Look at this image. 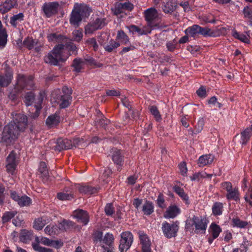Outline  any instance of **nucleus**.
Listing matches in <instances>:
<instances>
[{
    "label": "nucleus",
    "mask_w": 252,
    "mask_h": 252,
    "mask_svg": "<svg viewBox=\"0 0 252 252\" xmlns=\"http://www.w3.org/2000/svg\"><path fill=\"white\" fill-rule=\"evenodd\" d=\"M208 103L212 106H216L220 108L221 104L217 101V99L215 96L212 97L209 100Z\"/></svg>",
    "instance_id": "obj_60"
},
{
    "label": "nucleus",
    "mask_w": 252,
    "mask_h": 252,
    "mask_svg": "<svg viewBox=\"0 0 252 252\" xmlns=\"http://www.w3.org/2000/svg\"><path fill=\"white\" fill-rule=\"evenodd\" d=\"M49 222V220L46 217H42L35 219L33 223V227L38 230H41L46 224Z\"/></svg>",
    "instance_id": "obj_24"
},
{
    "label": "nucleus",
    "mask_w": 252,
    "mask_h": 252,
    "mask_svg": "<svg viewBox=\"0 0 252 252\" xmlns=\"http://www.w3.org/2000/svg\"><path fill=\"white\" fill-rule=\"evenodd\" d=\"M114 240L113 235L112 234L107 233L105 234L102 240V243L108 246H110L113 243Z\"/></svg>",
    "instance_id": "obj_42"
},
{
    "label": "nucleus",
    "mask_w": 252,
    "mask_h": 252,
    "mask_svg": "<svg viewBox=\"0 0 252 252\" xmlns=\"http://www.w3.org/2000/svg\"><path fill=\"white\" fill-rule=\"evenodd\" d=\"M15 215V213L14 212H8L3 215L2 217V220L3 221L6 222L8 221L9 220L12 218Z\"/></svg>",
    "instance_id": "obj_58"
},
{
    "label": "nucleus",
    "mask_w": 252,
    "mask_h": 252,
    "mask_svg": "<svg viewBox=\"0 0 252 252\" xmlns=\"http://www.w3.org/2000/svg\"><path fill=\"white\" fill-rule=\"evenodd\" d=\"M203 120L202 119L199 120L198 122L197 125L195 126L194 133L196 134L200 132L203 128Z\"/></svg>",
    "instance_id": "obj_63"
},
{
    "label": "nucleus",
    "mask_w": 252,
    "mask_h": 252,
    "mask_svg": "<svg viewBox=\"0 0 252 252\" xmlns=\"http://www.w3.org/2000/svg\"><path fill=\"white\" fill-rule=\"evenodd\" d=\"M61 121V118L59 114L56 113L49 116L46 121L47 125L50 127L57 126Z\"/></svg>",
    "instance_id": "obj_23"
},
{
    "label": "nucleus",
    "mask_w": 252,
    "mask_h": 252,
    "mask_svg": "<svg viewBox=\"0 0 252 252\" xmlns=\"http://www.w3.org/2000/svg\"><path fill=\"white\" fill-rule=\"evenodd\" d=\"M71 90L66 86L62 91L56 90L52 94L51 101L56 102L61 108L67 107L71 101Z\"/></svg>",
    "instance_id": "obj_3"
},
{
    "label": "nucleus",
    "mask_w": 252,
    "mask_h": 252,
    "mask_svg": "<svg viewBox=\"0 0 252 252\" xmlns=\"http://www.w3.org/2000/svg\"><path fill=\"white\" fill-rule=\"evenodd\" d=\"M214 157L212 155H205L201 156L198 160L199 166H204L211 164L214 160Z\"/></svg>",
    "instance_id": "obj_21"
},
{
    "label": "nucleus",
    "mask_w": 252,
    "mask_h": 252,
    "mask_svg": "<svg viewBox=\"0 0 252 252\" xmlns=\"http://www.w3.org/2000/svg\"><path fill=\"white\" fill-rule=\"evenodd\" d=\"M13 121L5 126L2 132V139L7 143L17 138L20 132L23 131L27 126V118L23 114H16Z\"/></svg>",
    "instance_id": "obj_1"
},
{
    "label": "nucleus",
    "mask_w": 252,
    "mask_h": 252,
    "mask_svg": "<svg viewBox=\"0 0 252 252\" xmlns=\"http://www.w3.org/2000/svg\"><path fill=\"white\" fill-rule=\"evenodd\" d=\"M39 171L41 172L43 176H46L48 175V170L47 169V166L44 162H40L39 167Z\"/></svg>",
    "instance_id": "obj_56"
},
{
    "label": "nucleus",
    "mask_w": 252,
    "mask_h": 252,
    "mask_svg": "<svg viewBox=\"0 0 252 252\" xmlns=\"http://www.w3.org/2000/svg\"><path fill=\"white\" fill-rule=\"evenodd\" d=\"M94 26H99V29H101L106 25L104 18H97L95 21L91 23Z\"/></svg>",
    "instance_id": "obj_51"
},
{
    "label": "nucleus",
    "mask_w": 252,
    "mask_h": 252,
    "mask_svg": "<svg viewBox=\"0 0 252 252\" xmlns=\"http://www.w3.org/2000/svg\"><path fill=\"white\" fill-rule=\"evenodd\" d=\"M113 161L118 166H121L122 162V157L119 150H115L112 155Z\"/></svg>",
    "instance_id": "obj_36"
},
{
    "label": "nucleus",
    "mask_w": 252,
    "mask_h": 252,
    "mask_svg": "<svg viewBox=\"0 0 252 252\" xmlns=\"http://www.w3.org/2000/svg\"><path fill=\"white\" fill-rule=\"evenodd\" d=\"M102 233L100 231H96L94 234V241L95 243H102Z\"/></svg>",
    "instance_id": "obj_55"
},
{
    "label": "nucleus",
    "mask_w": 252,
    "mask_h": 252,
    "mask_svg": "<svg viewBox=\"0 0 252 252\" xmlns=\"http://www.w3.org/2000/svg\"><path fill=\"white\" fill-rule=\"evenodd\" d=\"M90 13V9L86 5L75 3L71 14L70 23L74 26H78L83 18L89 16Z\"/></svg>",
    "instance_id": "obj_4"
},
{
    "label": "nucleus",
    "mask_w": 252,
    "mask_h": 252,
    "mask_svg": "<svg viewBox=\"0 0 252 252\" xmlns=\"http://www.w3.org/2000/svg\"><path fill=\"white\" fill-rule=\"evenodd\" d=\"M73 218L76 219L79 222L86 225L89 222V217L87 213L82 210H77L73 212L72 214Z\"/></svg>",
    "instance_id": "obj_16"
},
{
    "label": "nucleus",
    "mask_w": 252,
    "mask_h": 252,
    "mask_svg": "<svg viewBox=\"0 0 252 252\" xmlns=\"http://www.w3.org/2000/svg\"><path fill=\"white\" fill-rule=\"evenodd\" d=\"M119 3H116L114 7L112 8V10L116 15H119L121 13L123 14V13H125L124 8H123V7H118Z\"/></svg>",
    "instance_id": "obj_59"
},
{
    "label": "nucleus",
    "mask_w": 252,
    "mask_h": 252,
    "mask_svg": "<svg viewBox=\"0 0 252 252\" xmlns=\"http://www.w3.org/2000/svg\"><path fill=\"white\" fill-rule=\"evenodd\" d=\"M243 13L245 17L249 19L252 21V9L249 6H246L244 8Z\"/></svg>",
    "instance_id": "obj_54"
},
{
    "label": "nucleus",
    "mask_w": 252,
    "mask_h": 252,
    "mask_svg": "<svg viewBox=\"0 0 252 252\" xmlns=\"http://www.w3.org/2000/svg\"><path fill=\"white\" fill-rule=\"evenodd\" d=\"M179 167L181 174L183 176H186L188 169L185 162H182L179 165Z\"/></svg>",
    "instance_id": "obj_57"
},
{
    "label": "nucleus",
    "mask_w": 252,
    "mask_h": 252,
    "mask_svg": "<svg viewBox=\"0 0 252 252\" xmlns=\"http://www.w3.org/2000/svg\"><path fill=\"white\" fill-rule=\"evenodd\" d=\"M233 225L234 226H236L240 228H244L245 227L248 223L246 221H242L238 219H234L232 220Z\"/></svg>",
    "instance_id": "obj_48"
},
{
    "label": "nucleus",
    "mask_w": 252,
    "mask_h": 252,
    "mask_svg": "<svg viewBox=\"0 0 252 252\" xmlns=\"http://www.w3.org/2000/svg\"><path fill=\"white\" fill-rule=\"evenodd\" d=\"M25 103L27 106H29L32 104V103L34 99V94L32 92H30L27 93L25 96Z\"/></svg>",
    "instance_id": "obj_46"
},
{
    "label": "nucleus",
    "mask_w": 252,
    "mask_h": 252,
    "mask_svg": "<svg viewBox=\"0 0 252 252\" xmlns=\"http://www.w3.org/2000/svg\"><path fill=\"white\" fill-rule=\"evenodd\" d=\"M7 34L6 31L0 32V48H3L7 42Z\"/></svg>",
    "instance_id": "obj_47"
},
{
    "label": "nucleus",
    "mask_w": 252,
    "mask_h": 252,
    "mask_svg": "<svg viewBox=\"0 0 252 252\" xmlns=\"http://www.w3.org/2000/svg\"><path fill=\"white\" fill-rule=\"evenodd\" d=\"M48 40L50 42H66L67 39L61 34L53 33L48 35Z\"/></svg>",
    "instance_id": "obj_26"
},
{
    "label": "nucleus",
    "mask_w": 252,
    "mask_h": 252,
    "mask_svg": "<svg viewBox=\"0 0 252 252\" xmlns=\"http://www.w3.org/2000/svg\"><path fill=\"white\" fill-rule=\"evenodd\" d=\"M94 26L91 23L88 24L85 29V34H92L93 32L99 29V26Z\"/></svg>",
    "instance_id": "obj_44"
},
{
    "label": "nucleus",
    "mask_w": 252,
    "mask_h": 252,
    "mask_svg": "<svg viewBox=\"0 0 252 252\" xmlns=\"http://www.w3.org/2000/svg\"><path fill=\"white\" fill-rule=\"evenodd\" d=\"M180 213V208L175 205L169 206L164 214V217L166 219H173Z\"/></svg>",
    "instance_id": "obj_20"
},
{
    "label": "nucleus",
    "mask_w": 252,
    "mask_h": 252,
    "mask_svg": "<svg viewBox=\"0 0 252 252\" xmlns=\"http://www.w3.org/2000/svg\"><path fill=\"white\" fill-rule=\"evenodd\" d=\"M93 60L91 58L85 59H76L74 60L72 66L76 72H79L82 67L87 63H93Z\"/></svg>",
    "instance_id": "obj_18"
},
{
    "label": "nucleus",
    "mask_w": 252,
    "mask_h": 252,
    "mask_svg": "<svg viewBox=\"0 0 252 252\" xmlns=\"http://www.w3.org/2000/svg\"><path fill=\"white\" fill-rule=\"evenodd\" d=\"M58 198L60 200H69L72 198V195L68 193L60 192L58 194Z\"/></svg>",
    "instance_id": "obj_53"
},
{
    "label": "nucleus",
    "mask_w": 252,
    "mask_h": 252,
    "mask_svg": "<svg viewBox=\"0 0 252 252\" xmlns=\"http://www.w3.org/2000/svg\"><path fill=\"white\" fill-rule=\"evenodd\" d=\"M12 74L8 72L5 76L0 75V86L4 87L7 86L11 81Z\"/></svg>",
    "instance_id": "obj_32"
},
{
    "label": "nucleus",
    "mask_w": 252,
    "mask_h": 252,
    "mask_svg": "<svg viewBox=\"0 0 252 252\" xmlns=\"http://www.w3.org/2000/svg\"><path fill=\"white\" fill-rule=\"evenodd\" d=\"M228 199H233L238 200L239 199V192L238 189L236 188H232L226 194Z\"/></svg>",
    "instance_id": "obj_35"
},
{
    "label": "nucleus",
    "mask_w": 252,
    "mask_h": 252,
    "mask_svg": "<svg viewBox=\"0 0 252 252\" xmlns=\"http://www.w3.org/2000/svg\"><path fill=\"white\" fill-rule=\"evenodd\" d=\"M223 204L221 203L216 202L212 207V211L214 215H220L222 213Z\"/></svg>",
    "instance_id": "obj_40"
},
{
    "label": "nucleus",
    "mask_w": 252,
    "mask_h": 252,
    "mask_svg": "<svg viewBox=\"0 0 252 252\" xmlns=\"http://www.w3.org/2000/svg\"><path fill=\"white\" fill-rule=\"evenodd\" d=\"M114 208L111 203L107 204L105 208V212L107 215H112L114 213Z\"/></svg>",
    "instance_id": "obj_61"
},
{
    "label": "nucleus",
    "mask_w": 252,
    "mask_h": 252,
    "mask_svg": "<svg viewBox=\"0 0 252 252\" xmlns=\"http://www.w3.org/2000/svg\"><path fill=\"white\" fill-rule=\"evenodd\" d=\"M59 4L56 2L45 3L42 6V10L47 17H50L58 11Z\"/></svg>",
    "instance_id": "obj_12"
},
{
    "label": "nucleus",
    "mask_w": 252,
    "mask_h": 252,
    "mask_svg": "<svg viewBox=\"0 0 252 252\" xmlns=\"http://www.w3.org/2000/svg\"><path fill=\"white\" fill-rule=\"evenodd\" d=\"M145 17L150 26L153 27V23L158 21L160 18V14L154 8L147 9L144 12Z\"/></svg>",
    "instance_id": "obj_9"
},
{
    "label": "nucleus",
    "mask_w": 252,
    "mask_h": 252,
    "mask_svg": "<svg viewBox=\"0 0 252 252\" xmlns=\"http://www.w3.org/2000/svg\"><path fill=\"white\" fill-rule=\"evenodd\" d=\"M161 228L165 236L168 238H171L175 237L177 235L179 230V226L176 222L170 224L166 221H164L162 224Z\"/></svg>",
    "instance_id": "obj_8"
},
{
    "label": "nucleus",
    "mask_w": 252,
    "mask_h": 252,
    "mask_svg": "<svg viewBox=\"0 0 252 252\" xmlns=\"http://www.w3.org/2000/svg\"><path fill=\"white\" fill-rule=\"evenodd\" d=\"M79 190L82 193L92 194L97 192V189L95 188L85 185L80 187Z\"/></svg>",
    "instance_id": "obj_31"
},
{
    "label": "nucleus",
    "mask_w": 252,
    "mask_h": 252,
    "mask_svg": "<svg viewBox=\"0 0 252 252\" xmlns=\"http://www.w3.org/2000/svg\"><path fill=\"white\" fill-rule=\"evenodd\" d=\"M23 20V14L22 13H19L11 17L10 23L13 27H16L19 23L22 22Z\"/></svg>",
    "instance_id": "obj_33"
},
{
    "label": "nucleus",
    "mask_w": 252,
    "mask_h": 252,
    "mask_svg": "<svg viewBox=\"0 0 252 252\" xmlns=\"http://www.w3.org/2000/svg\"><path fill=\"white\" fill-rule=\"evenodd\" d=\"M83 37V33L81 31L75 30L72 32V39L75 41H80Z\"/></svg>",
    "instance_id": "obj_49"
},
{
    "label": "nucleus",
    "mask_w": 252,
    "mask_h": 252,
    "mask_svg": "<svg viewBox=\"0 0 252 252\" xmlns=\"http://www.w3.org/2000/svg\"><path fill=\"white\" fill-rule=\"evenodd\" d=\"M157 204L159 207L164 208L165 207L164 205V198L163 196L161 194H159L157 199Z\"/></svg>",
    "instance_id": "obj_62"
},
{
    "label": "nucleus",
    "mask_w": 252,
    "mask_h": 252,
    "mask_svg": "<svg viewBox=\"0 0 252 252\" xmlns=\"http://www.w3.org/2000/svg\"><path fill=\"white\" fill-rule=\"evenodd\" d=\"M174 191L180 196L182 200L185 201L186 204H189L188 195L185 192L184 190L180 187L175 186L174 188Z\"/></svg>",
    "instance_id": "obj_29"
},
{
    "label": "nucleus",
    "mask_w": 252,
    "mask_h": 252,
    "mask_svg": "<svg viewBox=\"0 0 252 252\" xmlns=\"http://www.w3.org/2000/svg\"><path fill=\"white\" fill-rule=\"evenodd\" d=\"M199 34L205 36H212L213 32L208 28H201L200 27V30L199 31Z\"/></svg>",
    "instance_id": "obj_50"
},
{
    "label": "nucleus",
    "mask_w": 252,
    "mask_h": 252,
    "mask_svg": "<svg viewBox=\"0 0 252 252\" xmlns=\"http://www.w3.org/2000/svg\"><path fill=\"white\" fill-rule=\"evenodd\" d=\"M11 197L20 206H27L32 203V200L27 196H19L15 191L11 192Z\"/></svg>",
    "instance_id": "obj_15"
},
{
    "label": "nucleus",
    "mask_w": 252,
    "mask_h": 252,
    "mask_svg": "<svg viewBox=\"0 0 252 252\" xmlns=\"http://www.w3.org/2000/svg\"><path fill=\"white\" fill-rule=\"evenodd\" d=\"M221 231L220 226L215 223H212L209 227V232L214 239L217 238Z\"/></svg>",
    "instance_id": "obj_27"
},
{
    "label": "nucleus",
    "mask_w": 252,
    "mask_h": 252,
    "mask_svg": "<svg viewBox=\"0 0 252 252\" xmlns=\"http://www.w3.org/2000/svg\"><path fill=\"white\" fill-rule=\"evenodd\" d=\"M72 147V142L71 140L65 139H59L56 143V145L53 146L55 150L61 151L63 150L69 149Z\"/></svg>",
    "instance_id": "obj_17"
},
{
    "label": "nucleus",
    "mask_w": 252,
    "mask_h": 252,
    "mask_svg": "<svg viewBox=\"0 0 252 252\" xmlns=\"http://www.w3.org/2000/svg\"><path fill=\"white\" fill-rule=\"evenodd\" d=\"M120 46V43L113 40H111L109 43L106 45L104 47L106 51L111 52L114 49L118 48Z\"/></svg>",
    "instance_id": "obj_41"
},
{
    "label": "nucleus",
    "mask_w": 252,
    "mask_h": 252,
    "mask_svg": "<svg viewBox=\"0 0 252 252\" xmlns=\"http://www.w3.org/2000/svg\"><path fill=\"white\" fill-rule=\"evenodd\" d=\"M232 34L235 38H237L245 43H248L249 41V39L246 35L241 34L236 31L233 32Z\"/></svg>",
    "instance_id": "obj_45"
},
{
    "label": "nucleus",
    "mask_w": 252,
    "mask_h": 252,
    "mask_svg": "<svg viewBox=\"0 0 252 252\" xmlns=\"http://www.w3.org/2000/svg\"><path fill=\"white\" fill-rule=\"evenodd\" d=\"M42 244L47 246H51V240L45 237H36L35 241L32 243L33 249L38 252H53V250L40 246Z\"/></svg>",
    "instance_id": "obj_6"
},
{
    "label": "nucleus",
    "mask_w": 252,
    "mask_h": 252,
    "mask_svg": "<svg viewBox=\"0 0 252 252\" xmlns=\"http://www.w3.org/2000/svg\"><path fill=\"white\" fill-rule=\"evenodd\" d=\"M149 109L151 113L154 116L155 119L157 121H160L161 119V116L157 108L155 106H152Z\"/></svg>",
    "instance_id": "obj_43"
},
{
    "label": "nucleus",
    "mask_w": 252,
    "mask_h": 252,
    "mask_svg": "<svg viewBox=\"0 0 252 252\" xmlns=\"http://www.w3.org/2000/svg\"><path fill=\"white\" fill-rule=\"evenodd\" d=\"M128 29L129 32H132V33H137L139 35L147 34L151 32V30H141L140 29H139L137 27L134 25L129 27Z\"/></svg>",
    "instance_id": "obj_37"
},
{
    "label": "nucleus",
    "mask_w": 252,
    "mask_h": 252,
    "mask_svg": "<svg viewBox=\"0 0 252 252\" xmlns=\"http://www.w3.org/2000/svg\"><path fill=\"white\" fill-rule=\"evenodd\" d=\"M32 236V232L31 231L23 230L20 235V240L23 242L26 243L30 240Z\"/></svg>",
    "instance_id": "obj_34"
},
{
    "label": "nucleus",
    "mask_w": 252,
    "mask_h": 252,
    "mask_svg": "<svg viewBox=\"0 0 252 252\" xmlns=\"http://www.w3.org/2000/svg\"><path fill=\"white\" fill-rule=\"evenodd\" d=\"M17 163V154L12 151L10 153L6 159V167L7 172L13 174L16 169Z\"/></svg>",
    "instance_id": "obj_10"
},
{
    "label": "nucleus",
    "mask_w": 252,
    "mask_h": 252,
    "mask_svg": "<svg viewBox=\"0 0 252 252\" xmlns=\"http://www.w3.org/2000/svg\"><path fill=\"white\" fill-rule=\"evenodd\" d=\"M200 30V26L197 25H194L192 26L188 27L185 30V33L188 36L194 37L199 34Z\"/></svg>",
    "instance_id": "obj_25"
},
{
    "label": "nucleus",
    "mask_w": 252,
    "mask_h": 252,
    "mask_svg": "<svg viewBox=\"0 0 252 252\" xmlns=\"http://www.w3.org/2000/svg\"><path fill=\"white\" fill-rule=\"evenodd\" d=\"M33 77L29 76L26 78L25 77L21 74H18L17 78V87L21 88H27V89L31 88L33 85Z\"/></svg>",
    "instance_id": "obj_11"
},
{
    "label": "nucleus",
    "mask_w": 252,
    "mask_h": 252,
    "mask_svg": "<svg viewBox=\"0 0 252 252\" xmlns=\"http://www.w3.org/2000/svg\"><path fill=\"white\" fill-rule=\"evenodd\" d=\"M177 6L176 0H168L164 3L162 9L166 13H169L173 12Z\"/></svg>",
    "instance_id": "obj_22"
},
{
    "label": "nucleus",
    "mask_w": 252,
    "mask_h": 252,
    "mask_svg": "<svg viewBox=\"0 0 252 252\" xmlns=\"http://www.w3.org/2000/svg\"><path fill=\"white\" fill-rule=\"evenodd\" d=\"M252 136V126L246 128L241 132L240 139V144L242 145L247 144Z\"/></svg>",
    "instance_id": "obj_19"
},
{
    "label": "nucleus",
    "mask_w": 252,
    "mask_h": 252,
    "mask_svg": "<svg viewBox=\"0 0 252 252\" xmlns=\"http://www.w3.org/2000/svg\"><path fill=\"white\" fill-rule=\"evenodd\" d=\"M118 7H123L125 12L126 10H131L133 9V5L129 2H126L124 3H119Z\"/></svg>",
    "instance_id": "obj_52"
},
{
    "label": "nucleus",
    "mask_w": 252,
    "mask_h": 252,
    "mask_svg": "<svg viewBox=\"0 0 252 252\" xmlns=\"http://www.w3.org/2000/svg\"><path fill=\"white\" fill-rule=\"evenodd\" d=\"M138 235L142 245V252H151V242L147 234L142 231H139Z\"/></svg>",
    "instance_id": "obj_14"
},
{
    "label": "nucleus",
    "mask_w": 252,
    "mask_h": 252,
    "mask_svg": "<svg viewBox=\"0 0 252 252\" xmlns=\"http://www.w3.org/2000/svg\"><path fill=\"white\" fill-rule=\"evenodd\" d=\"M142 211L145 215H149L154 212V206L150 201H145L142 208Z\"/></svg>",
    "instance_id": "obj_30"
},
{
    "label": "nucleus",
    "mask_w": 252,
    "mask_h": 252,
    "mask_svg": "<svg viewBox=\"0 0 252 252\" xmlns=\"http://www.w3.org/2000/svg\"><path fill=\"white\" fill-rule=\"evenodd\" d=\"M197 95L201 97H205L206 96V89L204 87H200L196 92Z\"/></svg>",
    "instance_id": "obj_64"
},
{
    "label": "nucleus",
    "mask_w": 252,
    "mask_h": 252,
    "mask_svg": "<svg viewBox=\"0 0 252 252\" xmlns=\"http://www.w3.org/2000/svg\"><path fill=\"white\" fill-rule=\"evenodd\" d=\"M76 47L73 44L67 46L59 44L45 57L44 61L50 64L57 65L59 62H64L69 57L70 54L68 53V50L72 51V53H76Z\"/></svg>",
    "instance_id": "obj_2"
},
{
    "label": "nucleus",
    "mask_w": 252,
    "mask_h": 252,
    "mask_svg": "<svg viewBox=\"0 0 252 252\" xmlns=\"http://www.w3.org/2000/svg\"><path fill=\"white\" fill-rule=\"evenodd\" d=\"M15 4L14 0H5L4 2L0 6V10L5 13L11 9Z\"/></svg>",
    "instance_id": "obj_28"
},
{
    "label": "nucleus",
    "mask_w": 252,
    "mask_h": 252,
    "mask_svg": "<svg viewBox=\"0 0 252 252\" xmlns=\"http://www.w3.org/2000/svg\"><path fill=\"white\" fill-rule=\"evenodd\" d=\"M117 39L120 42V44H126L129 41L128 36L122 31L118 32L117 35Z\"/></svg>",
    "instance_id": "obj_39"
},
{
    "label": "nucleus",
    "mask_w": 252,
    "mask_h": 252,
    "mask_svg": "<svg viewBox=\"0 0 252 252\" xmlns=\"http://www.w3.org/2000/svg\"><path fill=\"white\" fill-rule=\"evenodd\" d=\"M37 41L33 40L32 37H28L23 41V45L29 49H32L34 47Z\"/></svg>",
    "instance_id": "obj_38"
},
{
    "label": "nucleus",
    "mask_w": 252,
    "mask_h": 252,
    "mask_svg": "<svg viewBox=\"0 0 252 252\" xmlns=\"http://www.w3.org/2000/svg\"><path fill=\"white\" fill-rule=\"evenodd\" d=\"M73 222L69 220H63L58 225L49 224L44 229L45 233L50 236H54L73 227Z\"/></svg>",
    "instance_id": "obj_5"
},
{
    "label": "nucleus",
    "mask_w": 252,
    "mask_h": 252,
    "mask_svg": "<svg viewBox=\"0 0 252 252\" xmlns=\"http://www.w3.org/2000/svg\"><path fill=\"white\" fill-rule=\"evenodd\" d=\"M187 224L194 225L196 230H205L207 227L206 220L198 217H193L192 219L187 220Z\"/></svg>",
    "instance_id": "obj_13"
},
{
    "label": "nucleus",
    "mask_w": 252,
    "mask_h": 252,
    "mask_svg": "<svg viewBox=\"0 0 252 252\" xmlns=\"http://www.w3.org/2000/svg\"><path fill=\"white\" fill-rule=\"evenodd\" d=\"M121 237L119 250L121 252H126L133 242V235L131 232L126 231L121 234Z\"/></svg>",
    "instance_id": "obj_7"
}]
</instances>
